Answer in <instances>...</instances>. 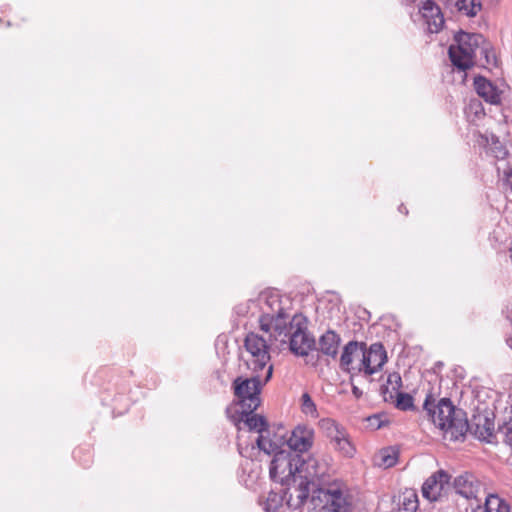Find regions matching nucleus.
Wrapping results in <instances>:
<instances>
[{
    "instance_id": "f704fd0d",
    "label": "nucleus",
    "mask_w": 512,
    "mask_h": 512,
    "mask_svg": "<svg viewBox=\"0 0 512 512\" xmlns=\"http://www.w3.org/2000/svg\"><path fill=\"white\" fill-rule=\"evenodd\" d=\"M465 376V370L461 366H456L451 369L449 378L453 382V384H457V382L462 381Z\"/></svg>"
},
{
    "instance_id": "20e7f679",
    "label": "nucleus",
    "mask_w": 512,
    "mask_h": 512,
    "mask_svg": "<svg viewBox=\"0 0 512 512\" xmlns=\"http://www.w3.org/2000/svg\"><path fill=\"white\" fill-rule=\"evenodd\" d=\"M328 463L316 456H308L306 459L300 457L296 478L293 482L298 481L297 487L294 489L296 498H292L291 505L302 506L307 500L309 494L329 483L326 480L328 476Z\"/></svg>"
},
{
    "instance_id": "2f4dec72",
    "label": "nucleus",
    "mask_w": 512,
    "mask_h": 512,
    "mask_svg": "<svg viewBox=\"0 0 512 512\" xmlns=\"http://www.w3.org/2000/svg\"><path fill=\"white\" fill-rule=\"evenodd\" d=\"M282 486H286V489L285 490H281L283 495L285 496V500H286V505L289 507V508H292V509H298L300 508L301 506H293L291 505V500L292 498H296V492L294 491V489L297 487L298 485V481L297 482H292V481H289V484H281Z\"/></svg>"
},
{
    "instance_id": "0eeeda50",
    "label": "nucleus",
    "mask_w": 512,
    "mask_h": 512,
    "mask_svg": "<svg viewBox=\"0 0 512 512\" xmlns=\"http://www.w3.org/2000/svg\"><path fill=\"white\" fill-rule=\"evenodd\" d=\"M300 456L290 450L278 451L270 465L269 473L273 481L280 484H289L296 478Z\"/></svg>"
},
{
    "instance_id": "72a5a7b5",
    "label": "nucleus",
    "mask_w": 512,
    "mask_h": 512,
    "mask_svg": "<svg viewBox=\"0 0 512 512\" xmlns=\"http://www.w3.org/2000/svg\"><path fill=\"white\" fill-rule=\"evenodd\" d=\"M366 422L368 428L377 430L385 425L387 419L382 415H372L366 419Z\"/></svg>"
},
{
    "instance_id": "f8f14e48",
    "label": "nucleus",
    "mask_w": 512,
    "mask_h": 512,
    "mask_svg": "<svg viewBox=\"0 0 512 512\" xmlns=\"http://www.w3.org/2000/svg\"><path fill=\"white\" fill-rule=\"evenodd\" d=\"M450 476L439 470L432 474L422 486V494L429 501H437L449 488Z\"/></svg>"
},
{
    "instance_id": "4be33fe9",
    "label": "nucleus",
    "mask_w": 512,
    "mask_h": 512,
    "mask_svg": "<svg viewBox=\"0 0 512 512\" xmlns=\"http://www.w3.org/2000/svg\"><path fill=\"white\" fill-rule=\"evenodd\" d=\"M399 458V450L396 447H386L381 449L374 456V463L378 467L387 469L397 464Z\"/></svg>"
},
{
    "instance_id": "6e6552de",
    "label": "nucleus",
    "mask_w": 512,
    "mask_h": 512,
    "mask_svg": "<svg viewBox=\"0 0 512 512\" xmlns=\"http://www.w3.org/2000/svg\"><path fill=\"white\" fill-rule=\"evenodd\" d=\"M289 315L283 311L282 313H271L268 311L266 316L260 317V327L265 333H269L270 339L274 337L275 340L286 344V338L288 337L287 324Z\"/></svg>"
},
{
    "instance_id": "4468645a",
    "label": "nucleus",
    "mask_w": 512,
    "mask_h": 512,
    "mask_svg": "<svg viewBox=\"0 0 512 512\" xmlns=\"http://www.w3.org/2000/svg\"><path fill=\"white\" fill-rule=\"evenodd\" d=\"M468 429H471L480 440L490 442L495 430L493 413L484 411L473 415L470 424L468 423Z\"/></svg>"
},
{
    "instance_id": "4c0bfd02",
    "label": "nucleus",
    "mask_w": 512,
    "mask_h": 512,
    "mask_svg": "<svg viewBox=\"0 0 512 512\" xmlns=\"http://www.w3.org/2000/svg\"><path fill=\"white\" fill-rule=\"evenodd\" d=\"M352 391L356 398H359L362 395V391H360L358 386H353Z\"/></svg>"
},
{
    "instance_id": "a878e982",
    "label": "nucleus",
    "mask_w": 512,
    "mask_h": 512,
    "mask_svg": "<svg viewBox=\"0 0 512 512\" xmlns=\"http://www.w3.org/2000/svg\"><path fill=\"white\" fill-rule=\"evenodd\" d=\"M469 121L474 122L484 116L482 103L478 99H472L465 109Z\"/></svg>"
},
{
    "instance_id": "f3484780",
    "label": "nucleus",
    "mask_w": 512,
    "mask_h": 512,
    "mask_svg": "<svg viewBox=\"0 0 512 512\" xmlns=\"http://www.w3.org/2000/svg\"><path fill=\"white\" fill-rule=\"evenodd\" d=\"M399 386H380V393L385 402L394 404L400 410L413 408V398L410 394L400 392Z\"/></svg>"
},
{
    "instance_id": "5701e85b",
    "label": "nucleus",
    "mask_w": 512,
    "mask_h": 512,
    "mask_svg": "<svg viewBox=\"0 0 512 512\" xmlns=\"http://www.w3.org/2000/svg\"><path fill=\"white\" fill-rule=\"evenodd\" d=\"M486 512H510L508 502L497 494H489L485 499Z\"/></svg>"
},
{
    "instance_id": "cd10ccee",
    "label": "nucleus",
    "mask_w": 512,
    "mask_h": 512,
    "mask_svg": "<svg viewBox=\"0 0 512 512\" xmlns=\"http://www.w3.org/2000/svg\"><path fill=\"white\" fill-rule=\"evenodd\" d=\"M336 442L337 448L346 456H352L354 453V448L351 445L350 441L346 438V434L344 431L341 434L337 435L334 439Z\"/></svg>"
},
{
    "instance_id": "c9c22d12",
    "label": "nucleus",
    "mask_w": 512,
    "mask_h": 512,
    "mask_svg": "<svg viewBox=\"0 0 512 512\" xmlns=\"http://www.w3.org/2000/svg\"><path fill=\"white\" fill-rule=\"evenodd\" d=\"M386 384H402L400 374L398 372L389 373Z\"/></svg>"
},
{
    "instance_id": "b1692460",
    "label": "nucleus",
    "mask_w": 512,
    "mask_h": 512,
    "mask_svg": "<svg viewBox=\"0 0 512 512\" xmlns=\"http://www.w3.org/2000/svg\"><path fill=\"white\" fill-rule=\"evenodd\" d=\"M284 503L286 504V500L282 491H271L268 494L263 507L266 512H278L283 507Z\"/></svg>"
},
{
    "instance_id": "6ab92c4d",
    "label": "nucleus",
    "mask_w": 512,
    "mask_h": 512,
    "mask_svg": "<svg viewBox=\"0 0 512 512\" xmlns=\"http://www.w3.org/2000/svg\"><path fill=\"white\" fill-rule=\"evenodd\" d=\"M474 87L477 94L490 104H498L501 101V91L484 77L474 79Z\"/></svg>"
},
{
    "instance_id": "393cba45",
    "label": "nucleus",
    "mask_w": 512,
    "mask_h": 512,
    "mask_svg": "<svg viewBox=\"0 0 512 512\" xmlns=\"http://www.w3.org/2000/svg\"><path fill=\"white\" fill-rule=\"evenodd\" d=\"M458 10L468 17H474L482 9L481 0H457Z\"/></svg>"
},
{
    "instance_id": "ddd939ff",
    "label": "nucleus",
    "mask_w": 512,
    "mask_h": 512,
    "mask_svg": "<svg viewBox=\"0 0 512 512\" xmlns=\"http://www.w3.org/2000/svg\"><path fill=\"white\" fill-rule=\"evenodd\" d=\"M417 15L422 18L423 25L426 26L428 32L438 33L443 28L444 16L439 6L431 0H426L423 3Z\"/></svg>"
},
{
    "instance_id": "473e14b6",
    "label": "nucleus",
    "mask_w": 512,
    "mask_h": 512,
    "mask_svg": "<svg viewBox=\"0 0 512 512\" xmlns=\"http://www.w3.org/2000/svg\"><path fill=\"white\" fill-rule=\"evenodd\" d=\"M490 150L497 159H504L508 154L506 148L494 136L492 137V145L490 147Z\"/></svg>"
},
{
    "instance_id": "412c9836",
    "label": "nucleus",
    "mask_w": 512,
    "mask_h": 512,
    "mask_svg": "<svg viewBox=\"0 0 512 512\" xmlns=\"http://www.w3.org/2000/svg\"><path fill=\"white\" fill-rule=\"evenodd\" d=\"M340 345V337L334 331H327L319 339V350L331 357H335Z\"/></svg>"
},
{
    "instance_id": "39448f33",
    "label": "nucleus",
    "mask_w": 512,
    "mask_h": 512,
    "mask_svg": "<svg viewBox=\"0 0 512 512\" xmlns=\"http://www.w3.org/2000/svg\"><path fill=\"white\" fill-rule=\"evenodd\" d=\"M455 42L449 48V57L458 69L464 71L473 66L478 53L491 63L488 44L481 34L460 32L455 36Z\"/></svg>"
},
{
    "instance_id": "9d476101",
    "label": "nucleus",
    "mask_w": 512,
    "mask_h": 512,
    "mask_svg": "<svg viewBox=\"0 0 512 512\" xmlns=\"http://www.w3.org/2000/svg\"><path fill=\"white\" fill-rule=\"evenodd\" d=\"M362 361H364L363 374L365 376L377 373L387 361V353L384 346L377 342L371 344L368 349L364 347Z\"/></svg>"
},
{
    "instance_id": "1a4fd4ad",
    "label": "nucleus",
    "mask_w": 512,
    "mask_h": 512,
    "mask_svg": "<svg viewBox=\"0 0 512 512\" xmlns=\"http://www.w3.org/2000/svg\"><path fill=\"white\" fill-rule=\"evenodd\" d=\"M363 356L364 344L356 341H350L344 346L340 358V365L342 369L350 373L352 376L356 374H363Z\"/></svg>"
},
{
    "instance_id": "e433bc0d",
    "label": "nucleus",
    "mask_w": 512,
    "mask_h": 512,
    "mask_svg": "<svg viewBox=\"0 0 512 512\" xmlns=\"http://www.w3.org/2000/svg\"><path fill=\"white\" fill-rule=\"evenodd\" d=\"M507 319L511 322L512 324V303L509 304L507 306ZM506 342L508 344V346L512 349V335H510L507 339H506Z\"/></svg>"
},
{
    "instance_id": "aec40b11",
    "label": "nucleus",
    "mask_w": 512,
    "mask_h": 512,
    "mask_svg": "<svg viewBox=\"0 0 512 512\" xmlns=\"http://www.w3.org/2000/svg\"><path fill=\"white\" fill-rule=\"evenodd\" d=\"M258 303L262 312L261 316H266L269 312L271 313H282L284 311L278 292L272 290H266L259 294Z\"/></svg>"
},
{
    "instance_id": "58836bf2",
    "label": "nucleus",
    "mask_w": 512,
    "mask_h": 512,
    "mask_svg": "<svg viewBox=\"0 0 512 512\" xmlns=\"http://www.w3.org/2000/svg\"><path fill=\"white\" fill-rule=\"evenodd\" d=\"M238 450H239V452H240L241 454L243 453V452H242V445H241L240 443L238 444Z\"/></svg>"
},
{
    "instance_id": "dca6fc26",
    "label": "nucleus",
    "mask_w": 512,
    "mask_h": 512,
    "mask_svg": "<svg viewBox=\"0 0 512 512\" xmlns=\"http://www.w3.org/2000/svg\"><path fill=\"white\" fill-rule=\"evenodd\" d=\"M314 432L306 426L296 427L287 439V447L293 451H307L313 443Z\"/></svg>"
},
{
    "instance_id": "7ed1b4c3",
    "label": "nucleus",
    "mask_w": 512,
    "mask_h": 512,
    "mask_svg": "<svg viewBox=\"0 0 512 512\" xmlns=\"http://www.w3.org/2000/svg\"><path fill=\"white\" fill-rule=\"evenodd\" d=\"M430 420L442 433L444 438L458 440L468 430V421L465 413L457 409L450 399L442 398L436 405H432L428 396L424 402Z\"/></svg>"
},
{
    "instance_id": "c756f323",
    "label": "nucleus",
    "mask_w": 512,
    "mask_h": 512,
    "mask_svg": "<svg viewBox=\"0 0 512 512\" xmlns=\"http://www.w3.org/2000/svg\"><path fill=\"white\" fill-rule=\"evenodd\" d=\"M320 427L326 431L327 435L333 440L335 437L343 431L340 426L332 419H322L320 421Z\"/></svg>"
},
{
    "instance_id": "9b49d317",
    "label": "nucleus",
    "mask_w": 512,
    "mask_h": 512,
    "mask_svg": "<svg viewBox=\"0 0 512 512\" xmlns=\"http://www.w3.org/2000/svg\"><path fill=\"white\" fill-rule=\"evenodd\" d=\"M256 443L258 448L266 454L275 455L280 450H286V431L282 427L275 431L268 429L264 434L258 436Z\"/></svg>"
},
{
    "instance_id": "c85d7f7f",
    "label": "nucleus",
    "mask_w": 512,
    "mask_h": 512,
    "mask_svg": "<svg viewBox=\"0 0 512 512\" xmlns=\"http://www.w3.org/2000/svg\"><path fill=\"white\" fill-rule=\"evenodd\" d=\"M301 410L307 416L313 418L318 416L316 405L308 393H304L301 397Z\"/></svg>"
},
{
    "instance_id": "423d86ee",
    "label": "nucleus",
    "mask_w": 512,
    "mask_h": 512,
    "mask_svg": "<svg viewBox=\"0 0 512 512\" xmlns=\"http://www.w3.org/2000/svg\"><path fill=\"white\" fill-rule=\"evenodd\" d=\"M311 500L315 512H350L352 508L349 490L338 480L316 489Z\"/></svg>"
},
{
    "instance_id": "f257e3e1",
    "label": "nucleus",
    "mask_w": 512,
    "mask_h": 512,
    "mask_svg": "<svg viewBox=\"0 0 512 512\" xmlns=\"http://www.w3.org/2000/svg\"><path fill=\"white\" fill-rule=\"evenodd\" d=\"M248 354L245 364L250 373L238 376L232 384H266L272 376L273 367L269 363L270 354L267 340L256 333H249L244 341Z\"/></svg>"
},
{
    "instance_id": "a211bd4d",
    "label": "nucleus",
    "mask_w": 512,
    "mask_h": 512,
    "mask_svg": "<svg viewBox=\"0 0 512 512\" xmlns=\"http://www.w3.org/2000/svg\"><path fill=\"white\" fill-rule=\"evenodd\" d=\"M286 343L289 344L290 350L298 356H305L314 345V340L307 333L298 327L291 335L288 334Z\"/></svg>"
},
{
    "instance_id": "f03ea898",
    "label": "nucleus",
    "mask_w": 512,
    "mask_h": 512,
    "mask_svg": "<svg viewBox=\"0 0 512 512\" xmlns=\"http://www.w3.org/2000/svg\"><path fill=\"white\" fill-rule=\"evenodd\" d=\"M260 393L261 386H234V405L239 406L241 411L233 413V406L227 408V415L235 425L244 422L250 431H256L259 435L268 430L266 419L252 414L261 404Z\"/></svg>"
},
{
    "instance_id": "bb28decb",
    "label": "nucleus",
    "mask_w": 512,
    "mask_h": 512,
    "mask_svg": "<svg viewBox=\"0 0 512 512\" xmlns=\"http://www.w3.org/2000/svg\"><path fill=\"white\" fill-rule=\"evenodd\" d=\"M418 509V499L414 492L404 494L401 503V510L403 512H416Z\"/></svg>"
},
{
    "instance_id": "2eb2a0df",
    "label": "nucleus",
    "mask_w": 512,
    "mask_h": 512,
    "mask_svg": "<svg viewBox=\"0 0 512 512\" xmlns=\"http://www.w3.org/2000/svg\"><path fill=\"white\" fill-rule=\"evenodd\" d=\"M453 485L456 492L467 499L477 498L482 488L480 481L468 472L457 476Z\"/></svg>"
},
{
    "instance_id": "7c9ffc66",
    "label": "nucleus",
    "mask_w": 512,
    "mask_h": 512,
    "mask_svg": "<svg viewBox=\"0 0 512 512\" xmlns=\"http://www.w3.org/2000/svg\"><path fill=\"white\" fill-rule=\"evenodd\" d=\"M497 435L509 446L512 447V418L498 428Z\"/></svg>"
}]
</instances>
